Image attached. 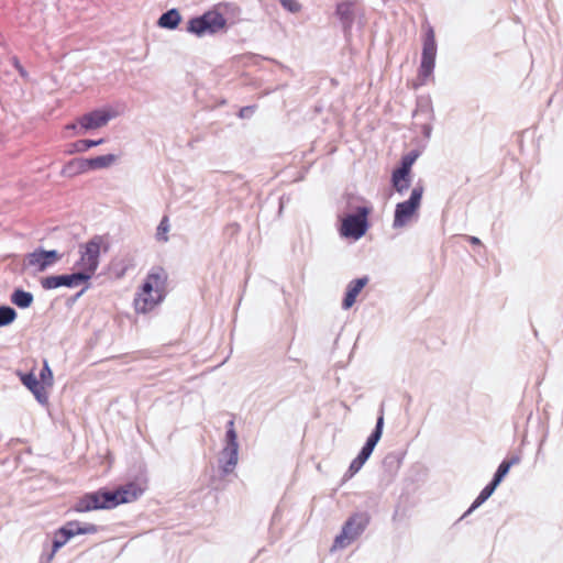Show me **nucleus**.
I'll return each mask as SVG.
<instances>
[{"mask_svg": "<svg viewBox=\"0 0 563 563\" xmlns=\"http://www.w3.org/2000/svg\"><path fill=\"white\" fill-rule=\"evenodd\" d=\"M167 273L163 267H154L146 276L134 298V309L146 313L154 309L166 295Z\"/></svg>", "mask_w": 563, "mask_h": 563, "instance_id": "nucleus-1", "label": "nucleus"}, {"mask_svg": "<svg viewBox=\"0 0 563 563\" xmlns=\"http://www.w3.org/2000/svg\"><path fill=\"white\" fill-rule=\"evenodd\" d=\"M107 251L108 245L100 235L93 236L86 244L80 246V258L77 267L80 274L88 275V279L95 274L99 265V255L101 250Z\"/></svg>", "mask_w": 563, "mask_h": 563, "instance_id": "nucleus-2", "label": "nucleus"}, {"mask_svg": "<svg viewBox=\"0 0 563 563\" xmlns=\"http://www.w3.org/2000/svg\"><path fill=\"white\" fill-rule=\"evenodd\" d=\"M423 30V47H422V56L421 64L419 68V76L423 79L431 76L435 65V56H437V42H435V32L430 23L424 22L422 24Z\"/></svg>", "mask_w": 563, "mask_h": 563, "instance_id": "nucleus-3", "label": "nucleus"}, {"mask_svg": "<svg viewBox=\"0 0 563 563\" xmlns=\"http://www.w3.org/2000/svg\"><path fill=\"white\" fill-rule=\"evenodd\" d=\"M422 195L423 188L421 186L415 187L408 200L396 205L393 223L394 228H402L417 217Z\"/></svg>", "mask_w": 563, "mask_h": 563, "instance_id": "nucleus-4", "label": "nucleus"}, {"mask_svg": "<svg viewBox=\"0 0 563 563\" xmlns=\"http://www.w3.org/2000/svg\"><path fill=\"white\" fill-rule=\"evenodd\" d=\"M369 521L367 514H354L344 523L342 531L334 539L333 549H343L350 545L365 529Z\"/></svg>", "mask_w": 563, "mask_h": 563, "instance_id": "nucleus-5", "label": "nucleus"}, {"mask_svg": "<svg viewBox=\"0 0 563 563\" xmlns=\"http://www.w3.org/2000/svg\"><path fill=\"white\" fill-rule=\"evenodd\" d=\"M115 497L111 492L99 489L93 493H87L81 496L74 505L76 512H88L98 509H112L114 508Z\"/></svg>", "mask_w": 563, "mask_h": 563, "instance_id": "nucleus-6", "label": "nucleus"}, {"mask_svg": "<svg viewBox=\"0 0 563 563\" xmlns=\"http://www.w3.org/2000/svg\"><path fill=\"white\" fill-rule=\"evenodd\" d=\"M227 20L216 10L206 12L188 22V31L200 36L205 33H217L225 27Z\"/></svg>", "mask_w": 563, "mask_h": 563, "instance_id": "nucleus-7", "label": "nucleus"}, {"mask_svg": "<svg viewBox=\"0 0 563 563\" xmlns=\"http://www.w3.org/2000/svg\"><path fill=\"white\" fill-rule=\"evenodd\" d=\"M238 434L234 428V421L228 422L227 445L221 452L222 470L224 473H231L239 460Z\"/></svg>", "mask_w": 563, "mask_h": 563, "instance_id": "nucleus-8", "label": "nucleus"}, {"mask_svg": "<svg viewBox=\"0 0 563 563\" xmlns=\"http://www.w3.org/2000/svg\"><path fill=\"white\" fill-rule=\"evenodd\" d=\"M367 214L366 208H360L357 214L347 216L342 222L341 234L353 239L363 236L367 229Z\"/></svg>", "mask_w": 563, "mask_h": 563, "instance_id": "nucleus-9", "label": "nucleus"}, {"mask_svg": "<svg viewBox=\"0 0 563 563\" xmlns=\"http://www.w3.org/2000/svg\"><path fill=\"white\" fill-rule=\"evenodd\" d=\"M146 488L145 479H136L118 487L114 492H111L112 496L115 497V500H113L114 507L135 501Z\"/></svg>", "mask_w": 563, "mask_h": 563, "instance_id": "nucleus-10", "label": "nucleus"}, {"mask_svg": "<svg viewBox=\"0 0 563 563\" xmlns=\"http://www.w3.org/2000/svg\"><path fill=\"white\" fill-rule=\"evenodd\" d=\"M88 280V275L80 274L79 272L70 275L48 276L42 280V286L45 289H54L60 286L75 287Z\"/></svg>", "mask_w": 563, "mask_h": 563, "instance_id": "nucleus-11", "label": "nucleus"}, {"mask_svg": "<svg viewBox=\"0 0 563 563\" xmlns=\"http://www.w3.org/2000/svg\"><path fill=\"white\" fill-rule=\"evenodd\" d=\"M60 257V254L56 251L36 250L27 255V266L34 267L38 272H43L59 261Z\"/></svg>", "mask_w": 563, "mask_h": 563, "instance_id": "nucleus-12", "label": "nucleus"}, {"mask_svg": "<svg viewBox=\"0 0 563 563\" xmlns=\"http://www.w3.org/2000/svg\"><path fill=\"white\" fill-rule=\"evenodd\" d=\"M110 119L108 111L95 110L80 117L78 123L85 130H95L104 126Z\"/></svg>", "mask_w": 563, "mask_h": 563, "instance_id": "nucleus-13", "label": "nucleus"}, {"mask_svg": "<svg viewBox=\"0 0 563 563\" xmlns=\"http://www.w3.org/2000/svg\"><path fill=\"white\" fill-rule=\"evenodd\" d=\"M367 283H368V278L365 276V277L356 278V279L352 280L347 285L346 294H345V297L342 302V307L344 309H350L355 303L357 296L363 290V288L367 285Z\"/></svg>", "mask_w": 563, "mask_h": 563, "instance_id": "nucleus-14", "label": "nucleus"}, {"mask_svg": "<svg viewBox=\"0 0 563 563\" xmlns=\"http://www.w3.org/2000/svg\"><path fill=\"white\" fill-rule=\"evenodd\" d=\"M355 2L351 0H343L338 3L335 13L339 16L345 31H350L354 22Z\"/></svg>", "mask_w": 563, "mask_h": 563, "instance_id": "nucleus-15", "label": "nucleus"}, {"mask_svg": "<svg viewBox=\"0 0 563 563\" xmlns=\"http://www.w3.org/2000/svg\"><path fill=\"white\" fill-rule=\"evenodd\" d=\"M22 383L35 395V397L44 402L47 399V391L44 384L36 378L33 373H29L22 376Z\"/></svg>", "mask_w": 563, "mask_h": 563, "instance_id": "nucleus-16", "label": "nucleus"}, {"mask_svg": "<svg viewBox=\"0 0 563 563\" xmlns=\"http://www.w3.org/2000/svg\"><path fill=\"white\" fill-rule=\"evenodd\" d=\"M87 172H89L87 158H74L63 166L60 174L65 177H74Z\"/></svg>", "mask_w": 563, "mask_h": 563, "instance_id": "nucleus-17", "label": "nucleus"}, {"mask_svg": "<svg viewBox=\"0 0 563 563\" xmlns=\"http://www.w3.org/2000/svg\"><path fill=\"white\" fill-rule=\"evenodd\" d=\"M74 537V532H71L70 530H66V529H63V528H59L57 531L54 532V539H53V545H52V551L51 553L47 555V562L51 563L56 554V552L63 547L65 545L70 538Z\"/></svg>", "mask_w": 563, "mask_h": 563, "instance_id": "nucleus-18", "label": "nucleus"}, {"mask_svg": "<svg viewBox=\"0 0 563 563\" xmlns=\"http://www.w3.org/2000/svg\"><path fill=\"white\" fill-rule=\"evenodd\" d=\"M117 161L114 154H107L93 158H87L88 170L103 169L113 165Z\"/></svg>", "mask_w": 563, "mask_h": 563, "instance_id": "nucleus-19", "label": "nucleus"}, {"mask_svg": "<svg viewBox=\"0 0 563 563\" xmlns=\"http://www.w3.org/2000/svg\"><path fill=\"white\" fill-rule=\"evenodd\" d=\"M62 528L74 532V537L78 534H92L98 531V527L96 525L86 523L81 526L80 522L76 520L66 522L65 526H63Z\"/></svg>", "mask_w": 563, "mask_h": 563, "instance_id": "nucleus-20", "label": "nucleus"}, {"mask_svg": "<svg viewBox=\"0 0 563 563\" xmlns=\"http://www.w3.org/2000/svg\"><path fill=\"white\" fill-rule=\"evenodd\" d=\"M520 463V457L518 455H514L500 463L498 470L493 478L498 485L504 479V477L508 474L511 466Z\"/></svg>", "mask_w": 563, "mask_h": 563, "instance_id": "nucleus-21", "label": "nucleus"}, {"mask_svg": "<svg viewBox=\"0 0 563 563\" xmlns=\"http://www.w3.org/2000/svg\"><path fill=\"white\" fill-rule=\"evenodd\" d=\"M180 22V14L176 9H172L164 14L158 20V24L162 27L166 29H175Z\"/></svg>", "mask_w": 563, "mask_h": 563, "instance_id": "nucleus-22", "label": "nucleus"}, {"mask_svg": "<svg viewBox=\"0 0 563 563\" xmlns=\"http://www.w3.org/2000/svg\"><path fill=\"white\" fill-rule=\"evenodd\" d=\"M391 181L396 191L401 194L410 186V174H400L399 169H396L393 173Z\"/></svg>", "mask_w": 563, "mask_h": 563, "instance_id": "nucleus-23", "label": "nucleus"}, {"mask_svg": "<svg viewBox=\"0 0 563 563\" xmlns=\"http://www.w3.org/2000/svg\"><path fill=\"white\" fill-rule=\"evenodd\" d=\"M11 301L19 308H27L33 302V295L22 289H16L11 296Z\"/></svg>", "mask_w": 563, "mask_h": 563, "instance_id": "nucleus-24", "label": "nucleus"}, {"mask_svg": "<svg viewBox=\"0 0 563 563\" xmlns=\"http://www.w3.org/2000/svg\"><path fill=\"white\" fill-rule=\"evenodd\" d=\"M104 142L103 139L99 140H79L73 143L71 148L68 151V154L73 153H81L88 151L90 147L98 146Z\"/></svg>", "mask_w": 563, "mask_h": 563, "instance_id": "nucleus-25", "label": "nucleus"}, {"mask_svg": "<svg viewBox=\"0 0 563 563\" xmlns=\"http://www.w3.org/2000/svg\"><path fill=\"white\" fill-rule=\"evenodd\" d=\"M498 486V484L494 481H492L481 493L479 495L477 496V498L475 499V501L473 503L472 507L470 508V511L477 508L479 505H482L485 500H487L492 494L494 493V490L496 489V487Z\"/></svg>", "mask_w": 563, "mask_h": 563, "instance_id": "nucleus-26", "label": "nucleus"}, {"mask_svg": "<svg viewBox=\"0 0 563 563\" xmlns=\"http://www.w3.org/2000/svg\"><path fill=\"white\" fill-rule=\"evenodd\" d=\"M383 426H384V416L383 413L378 417L376 428L373 431V433L368 437L366 441V445L374 449L377 442L379 441L383 432Z\"/></svg>", "mask_w": 563, "mask_h": 563, "instance_id": "nucleus-27", "label": "nucleus"}, {"mask_svg": "<svg viewBox=\"0 0 563 563\" xmlns=\"http://www.w3.org/2000/svg\"><path fill=\"white\" fill-rule=\"evenodd\" d=\"M15 318L16 312L13 308L8 306L0 307V327L10 324Z\"/></svg>", "mask_w": 563, "mask_h": 563, "instance_id": "nucleus-28", "label": "nucleus"}, {"mask_svg": "<svg viewBox=\"0 0 563 563\" xmlns=\"http://www.w3.org/2000/svg\"><path fill=\"white\" fill-rule=\"evenodd\" d=\"M169 231V219L167 216L163 217V219L161 220L158 227H157V232H156V238L158 241H162V242H166L168 240V236H167V233Z\"/></svg>", "mask_w": 563, "mask_h": 563, "instance_id": "nucleus-29", "label": "nucleus"}, {"mask_svg": "<svg viewBox=\"0 0 563 563\" xmlns=\"http://www.w3.org/2000/svg\"><path fill=\"white\" fill-rule=\"evenodd\" d=\"M417 154L410 153L402 157L401 166L398 168L400 174H410L411 167L417 159Z\"/></svg>", "mask_w": 563, "mask_h": 563, "instance_id": "nucleus-30", "label": "nucleus"}, {"mask_svg": "<svg viewBox=\"0 0 563 563\" xmlns=\"http://www.w3.org/2000/svg\"><path fill=\"white\" fill-rule=\"evenodd\" d=\"M40 379L45 387H49L53 384V373L46 361L44 362V366L40 372Z\"/></svg>", "mask_w": 563, "mask_h": 563, "instance_id": "nucleus-31", "label": "nucleus"}, {"mask_svg": "<svg viewBox=\"0 0 563 563\" xmlns=\"http://www.w3.org/2000/svg\"><path fill=\"white\" fill-rule=\"evenodd\" d=\"M282 5L290 11V12H298L301 9L300 3L297 0H280Z\"/></svg>", "mask_w": 563, "mask_h": 563, "instance_id": "nucleus-32", "label": "nucleus"}, {"mask_svg": "<svg viewBox=\"0 0 563 563\" xmlns=\"http://www.w3.org/2000/svg\"><path fill=\"white\" fill-rule=\"evenodd\" d=\"M365 461L361 457L356 456L350 464L349 472L351 475H354L357 473L362 466L364 465Z\"/></svg>", "mask_w": 563, "mask_h": 563, "instance_id": "nucleus-33", "label": "nucleus"}, {"mask_svg": "<svg viewBox=\"0 0 563 563\" xmlns=\"http://www.w3.org/2000/svg\"><path fill=\"white\" fill-rule=\"evenodd\" d=\"M374 449L369 448L368 445H364L361 450V452L358 453V457H361L362 460H364L365 462L367 461V459L371 456L372 452H373Z\"/></svg>", "mask_w": 563, "mask_h": 563, "instance_id": "nucleus-34", "label": "nucleus"}, {"mask_svg": "<svg viewBox=\"0 0 563 563\" xmlns=\"http://www.w3.org/2000/svg\"><path fill=\"white\" fill-rule=\"evenodd\" d=\"M467 240H468L472 244H474V245H478V244H481L479 239H478V238H476V236H467Z\"/></svg>", "mask_w": 563, "mask_h": 563, "instance_id": "nucleus-35", "label": "nucleus"}, {"mask_svg": "<svg viewBox=\"0 0 563 563\" xmlns=\"http://www.w3.org/2000/svg\"><path fill=\"white\" fill-rule=\"evenodd\" d=\"M14 65H15V67L18 68V70H19L22 75H24V69H23V68H22V66L19 64V60H18V59H15Z\"/></svg>", "mask_w": 563, "mask_h": 563, "instance_id": "nucleus-36", "label": "nucleus"}, {"mask_svg": "<svg viewBox=\"0 0 563 563\" xmlns=\"http://www.w3.org/2000/svg\"><path fill=\"white\" fill-rule=\"evenodd\" d=\"M66 129L74 130V129H76V124H75V123L68 124V125L66 126Z\"/></svg>", "mask_w": 563, "mask_h": 563, "instance_id": "nucleus-37", "label": "nucleus"}, {"mask_svg": "<svg viewBox=\"0 0 563 563\" xmlns=\"http://www.w3.org/2000/svg\"><path fill=\"white\" fill-rule=\"evenodd\" d=\"M245 109H241V115H246V112H244Z\"/></svg>", "mask_w": 563, "mask_h": 563, "instance_id": "nucleus-38", "label": "nucleus"}, {"mask_svg": "<svg viewBox=\"0 0 563 563\" xmlns=\"http://www.w3.org/2000/svg\"><path fill=\"white\" fill-rule=\"evenodd\" d=\"M245 109H241V115H246V112H244Z\"/></svg>", "mask_w": 563, "mask_h": 563, "instance_id": "nucleus-39", "label": "nucleus"}]
</instances>
